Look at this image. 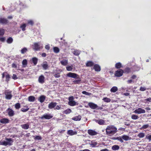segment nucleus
Returning a JSON list of instances; mask_svg holds the SVG:
<instances>
[{"label": "nucleus", "instance_id": "nucleus-1", "mask_svg": "<svg viewBox=\"0 0 151 151\" xmlns=\"http://www.w3.org/2000/svg\"><path fill=\"white\" fill-rule=\"evenodd\" d=\"M117 130V128L114 126H109L106 129V134L109 136H111L116 133Z\"/></svg>", "mask_w": 151, "mask_h": 151}, {"label": "nucleus", "instance_id": "nucleus-2", "mask_svg": "<svg viewBox=\"0 0 151 151\" xmlns=\"http://www.w3.org/2000/svg\"><path fill=\"white\" fill-rule=\"evenodd\" d=\"M88 105L90 108L93 109H96V110H101L102 109V107H99L96 104L93 103H89L88 104Z\"/></svg>", "mask_w": 151, "mask_h": 151}, {"label": "nucleus", "instance_id": "nucleus-3", "mask_svg": "<svg viewBox=\"0 0 151 151\" xmlns=\"http://www.w3.org/2000/svg\"><path fill=\"white\" fill-rule=\"evenodd\" d=\"M42 45L40 44V42L35 43L34 44V49L36 51L39 50L40 49L42 48Z\"/></svg>", "mask_w": 151, "mask_h": 151}, {"label": "nucleus", "instance_id": "nucleus-4", "mask_svg": "<svg viewBox=\"0 0 151 151\" xmlns=\"http://www.w3.org/2000/svg\"><path fill=\"white\" fill-rule=\"evenodd\" d=\"M73 99L74 97L73 96H71L69 98V102L68 103L69 105L71 106H73L76 105L77 103L75 101H73Z\"/></svg>", "mask_w": 151, "mask_h": 151}, {"label": "nucleus", "instance_id": "nucleus-5", "mask_svg": "<svg viewBox=\"0 0 151 151\" xmlns=\"http://www.w3.org/2000/svg\"><path fill=\"white\" fill-rule=\"evenodd\" d=\"M4 77L6 78V81L8 83L9 80V74L7 72H4L2 74V78H4Z\"/></svg>", "mask_w": 151, "mask_h": 151}, {"label": "nucleus", "instance_id": "nucleus-6", "mask_svg": "<svg viewBox=\"0 0 151 151\" xmlns=\"http://www.w3.org/2000/svg\"><path fill=\"white\" fill-rule=\"evenodd\" d=\"M124 71L123 70L120 69L116 71L115 75L117 77H120L122 75Z\"/></svg>", "mask_w": 151, "mask_h": 151}, {"label": "nucleus", "instance_id": "nucleus-7", "mask_svg": "<svg viewBox=\"0 0 151 151\" xmlns=\"http://www.w3.org/2000/svg\"><path fill=\"white\" fill-rule=\"evenodd\" d=\"M52 117L53 116L51 115L50 114H46L40 117V118L41 119L44 118L47 119H49L52 118Z\"/></svg>", "mask_w": 151, "mask_h": 151}, {"label": "nucleus", "instance_id": "nucleus-8", "mask_svg": "<svg viewBox=\"0 0 151 151\" xmlns=\"http://www.w3.org/2000/svg\"><path fill=\"white\" fill-rule=\"evenodd\" d=\"M134 112L136 114H140L145 113V110L142 109L141 108H139L134 110Z\"/></svg>", "mask_w": 151, "mask_h": 151}, {"label": "nucleus", "instance_id": "nucleus-9", "mask_svg": "<svg viewBox=\"0 0 151 151\" xmlns=\"http://www.w3.org/2000/svg\"><path fill=\"white\" fill-rule=\"evenodd\" d=\"M78 76L76 74L72 73H69L67 74V76L74 78H76Z\"/></svg>", "mask_w": 151, "mask_h": 151}, {"label": "nucleus", "instance_id": "nucleus-10", "mask_svg": "<svg viewBox=\"0 0 151 151\" xmlns=\"http://www.w3.org/2000/svg\"><path fill=\"white\" fill-rule=\"evenodd\" d=\"M88 134L91 135H95L97 134V132L91 129H89L88 131Z\"/></svg>", "mask_w": 151, "mask_h": 151}, {"label": "nucleus", "instance_id": "nucleus-11", "mask_svg": "<svg viewBox=\"0 0 151 151\" xmlns=\"http://www.w3.org/2000/svg\"><path fill=\"white\" fill-rule=\"evenodd\" d=\"M57 103L56 102H51L48 105V107L50 109H52L56 106Z\"/></svg>", "mask_w": 151, "mask_h": 151}, {"label": "nucleus", "instance_id": "nucleus-12", "mask_svg": "<svg viewBox=\"0 0 151 151\" xmlns=\"http://www.w3.org/2000/svg\"><path fill=\"white\" fill-rule=\"evenodd\" d=\"M6 139L7 140L8 142L5 141H0V144L1 145L6 146L8 145L9 142V139L6 138Z\"/></svg>", "mask_w": 151, "mask_h": 151}, {"label": "nucleus", "instance_id": "nucleus-13", "mask_svg": "<svg viewBox=\"0 0 151 151\" xmlns=\"http://www.w3.org/2000/svg\"><path fill=\"white\" fill-rule=\"evenodd\" d=\"M8 22V20L4 18L0 19V23L3 24H6Z\"/></svg>", "mask_w": 151, "mask_h": 151}, {"label": "nucleus", "instance_id": "nucleus-14", "mask_svg": "<svg viewBox=\"0 0 151 151\" xmlns=\"http://www.w3.org/2000/svg\"><path fill=\"white\" fill-rule=\"evenodd\" d=\"M9 120L6 118H2L0 119V122L2 124H6L9 122Z\"/></svg>", "mask_w": 151, "mask_h": 151}, {"label": "nucleus", "instance_id": "nucleus-15", "mask_svg": "<svg viewBox=\"0 0 151 151\" xmlns=\"http://www.w3.org/2000/svg\"><path fill=\"white\" fill-rule=\"evenodd\" d=\"M44 77L42 75L40 76L38 79L39 82L41 83H43L44 82Z\"/></svg>", "mask_w": 151, "mask_h": 151}, {"label": "nucleus", "instance_id": "nucleus-16", "mask_svg": "<svg viewBox=\"0 0 151 151\" xmlns=\"http://www.w3.org/2000/svg\"><path fill=\"white\" fill-rule=\"evenodd\" d=\"M42 66L43 69L45 70H46L49 67L47 63L46 62H45L43 63L42 65Z\"/></svg>", "mask_w": 151, "mask_h": 151}, {"label": "nucleus", "instance_id": "nucleus-17", "mask_svg": "<svg viewBox=\"0 0 151 151\" xmlns=\"http://www.w3.org/2000/svg\"><path fill=\"white\" fill-rule=\"evenodd\" d=\"M94 69L96 71H100L101 70L100 67L97 64H96L94 66Z\"/></svg>", "mask_w": 151, "mask_h": 151}, {"label": "nucleus", "instance_id": "nucleus-18", "mask_svg": "<svg viewBox=\"0 0 151 151\" xmlns=\"http://www.w3.org/2000/svg\"><path fill=\"white\" fill-rule=\"evenodd\" d=\"M45 99V96L43 95H42L38 99V100L41 103H43Z\"/></svg>", "mask_w": 151, "mask_h": 151}, {"label": "nucleus", "instance_id": "nucleus-19", "mask_svg": "<svg viewBox=\"0 0 151 151\" xmlns=\"http://www.w3.org/2000/svg\"><path fill=\"white\" fill-rule=\"evenodd\" d=\"M67 133L70 135H73L77 134V132H73L72 130H69L68 131Z\"/></svg>", "mask_w": 151, "mask_h": 151}, {"label": "nucleus", "instance_id": "nucleus-20", "mask_svg": "<svg viewBox=\"0 0 151 151\" xmlns=\"http://www.w3.org/2000/svg\"><path fill=\"white\" fill-rule=\"evenodd\" d=\"M81 116L80 115H78V116H76L75 117L73 118H72V119L76 121H80L81 120Z\"/></svg>", "mask_w": 151, "mask_h": 151}, {"label": "nucleus", "instance_id": "nucleus-21", "mask_svg": "<svg viewBox=\"0 0 151 151\" xmlns=\"http://www.w3.org/2000/svg\"><path fill=\"white\" fill-rule=\"evenodd\" d=\"M22 128L24 129H27L29 128V125L28 124H25L21 125Z\"/></svg>", "mask_w": 151, "mask_h": 151}, {"label": "nucleus", "instance_id": "nucleus-22", "mask_svg": "<svg viewBox=\"0 0 151 151\" xmlns=\"http://www.w3.org/2000/svg\"><path fill=\"white\" fill-rule=\"evenodd\" d=\"M96 122L98 123L100 125H102L104 123V121L101 119L99 120H96Z\"/></svg>", "mask_w": 151, "mask_h": 151}, {"label": "nucleus", "instance_id": "nucleus-23", "mask_svg": "<svg viewBox=\"0 0 151 151\" xmlns=\"http://www.w3.org/2000/svg\"><path fill=\"white\" fill-rule=\"evenodd\" d=\"M121 138L122 139L125 141H127L131 139V138H130L127 135H123L122 136Z\"/></svg>", "mask_w": 151, "mask_h": 151}, {"label": "nucleus", "instance_id": "nucleus-24", "mask_svg": "<svg viewBox=\"0 0 151 151\" xmlns=\"http://www.w3.org/2000/svg\"><path fill=\"white\" fill-rule=\"evenodd\" d=\"M35 98L32 96H30L28 98V100L30 102H33L35 101Z\"/></svg>", "mask_w": 151, "mask_h": 151}, {"label": "nucleus", "instance_id": "nucleus-25", "mask_svg": "<svg viewBox=\"0 0 151 151\" xmlns=\"http://www.w3.org/2000/svg\"><path fill=\"white\" fill-rule=\"evenodd\" d=\"M89 144L92 147H95L98 144V143L96 142L92 141H91V143H89Z\"/></svg>", "mask_w": 151, "mask_h": 151}, {"label": "nucleus", "instance_id": "nucleus-26", "mask_svg": "<svg viewBox=\"0 0 151 151\" xmlns=\"http://www.w3.org/2000/svg\"><path fill=\"white\" fill-rule=\"evenodd\" d=\"M27 61L26 59L24 60L22 62V67L25 68L27 65Z\"/></svg>", "mask_w": 151, "mask_h": 151}, {"label": "nucleus", "instance_id": "nucleus-27", "mask_svg": "<svg viewBox=\"0 0 151 151\" xmlns=\"http://www.w3.org/2000/svg\"><path fill=\"white\" fill-rule=\"evenodd\" d=\"M93 62L91 61H89L87 63L86 65L87 67H91L93 66Z\"/></svg>", "mask_w": 151, "mask_h": 151}, {"label": "nucleus", "instance_id": "nucleus-28", "mask_svg": "<svg viewBox=\"0 0 151 151\" xmlns=\"http://www.w3.org/2000/svg\"><path fill=\"white\" fill-rule=\"evenodd\" d=\"M32 61L35 65H36L38 59L37 58L34 57L32 58Z\"/></svg>", "mask_w": 151, "mask_h": 151}, {"label": "nucleus", "instance_id": "nucleus-29", "mask_svg": "<svg viewBox=\"0 0 151 151\" xmlns=\"http://www.w3.org/2000/svg\"><path fill=\"white\" fill-rule=\"evenodd\" d=\"M118 90L116 86L113 87L110 90V91L114 93Z\"/></svg>", "mask_w": 151, "mask_h": 151}, {"label": "nucleus", "instance_id": "nucleus-30", "mask_svg": "<svg viewBox=\"0 0 151 151\" xmlns=\"http://www.w3.org/2000/svg\"><path fill=\"white\" fill-rule=\"evenodd\" d=\"M112 139H114V140L117 139V140H118L119 141H120L122 143L123 142V140L122 139V138L120 137H113L112 138Z\"/></svg>", "mask_w": 151, "mask_h": 151}, {"label": "nucleus", "instance_id": "nucleus-31", "mask_svg": "<svg viewBox=\"0 0 151 151\" xmlns=\"http://www.w3.org/2000/svg\"><path fill=\"white\" fill-rule=\"evenodd\" d=\"M27 51V49L26 47H24L21 49V52L22 54H24Z\"/></svg>", "mask_w": 151, "mask_h": 151}, {"label": "nucleus", "instance_id": "nucleus-32", "mask_svg": "<svg viewBox=\"0 0 151 151\" xmlns=\"http://www.w3.org/2000/svg\"><path fill=\"white\" fill-rule=\"evenodd\" d=\"M81 51L79 50H75L73 52V54L75 55H78L80 53Z\"/></svg>", "mask_w": 151, "mask_h": 151}, {"label": "nucleus", "instance_id": "nucleus-33", "mask_svg": "<svg viewBox=\"0 0 151 151\" xmlns=\"http://www.w3.org/2000/svg\"><path fill=\"white\" fill-rule=\"evenodd\" d=\"M60 63L62 65H65L68 63V61L66 60H63L60 61Z\"/></svg>", "mask_w": 151, "mask_h": 151}, {"label": "nucleus", "instance_id": "nucleus-34", "mask_svg": "<svg viewBox=\"0 0 151 151\" xmlns=\"http://www.w3.org/2000/svg\"><path fill=\"white\" fill-rule=\"evenodd\" d=\"M119 149V147L118 145H114L112 147V149L114 150H118Z\"/></svg>", "mask_w": 151, "mask_h": 151}, {"label": "nucleus", "instance_id": "nucleus-35", "mask_svg": "<svg viewBox=\"0 0 151 151\" xmlns=\"http://www.w3.org/2000/svg\"><path fill=\"white\" fill-rule=\"evenodd\" d=\"M53 51L55 53H57L59 52L60 50L59 48L57 47H53Z\"/></svg>", "mask_w": 151, "mask_h": 151}, {"label": "nucleus", "instance_id": "nucleus-36", "mask_svg": "<svg viewBox=\"0 0 151 151\" xmlns=\"http://www.w3.org/2000/svg\"><path fill=\"white\" fill-rule=\"evenodd\" d=\"M122 67V64L120 63H116L115 65V67L117 68H120Z\"/></svg>", "mask_w": 151, "mask_h": 151}, {"label": "nucleus", "instance_id": "nucleus-37", "mask_svg": "<svg viewBox=\"0 0 151 151\" xmlns=\"http://www.w3.org/2000/svg\"><path fill=\"white\" fill-rule=\"evenodd\" d=\"M71 112V110L70 109H68L66 110H65L64 111V113L66 114H69Z\"/></svg>", "mask_w": 151, "mask_h": 151}, {"label": "nucleus", "instance_id": "nucleus-38", "mask_svg": "<svg viewBox=\"0 0 151 151\" xmlns=\"http://www.w3.org/2000/svg\"><path fill=\"white\" fill-rule=\"evenodd\" d=\"M145 134L142 132H140L138 135V136L140 138H142L145 136Z\"/></svg>", "mask_w": 151, "mask_h": 151}, {"label": "nucleus", "instance_id": "nucleus-39", "mask_svg": "<svg viewBox=\"0 0 151 151\" xmlns=\"http://www.w3.org/2000/svg\"><path fill=\"white\" fill-rule=\"evenodd\" d=\"M103 100L105 102H109L111 101V99L106 97L104 98L103 99Z\"/></svg>", "mask_w": 151, "mask_h": 151}, {"label": "nucleus", "instance_id": "nucleus-40", "mask_svg": "<svg viewBox=\"0 0 151 151\" xmlns=\"http://www.w3.org/2000/svg\"><path fill=\"white\" fill-rule=\"evenodd\" d=\"M15 107L16 109H18L20 108V104L19 103L16 104L15 105Z\"/></svg>", "mask_w": 151, "mask_h": 151}, {"label": "nucleus", "instance_id": "nucleus-41", "mask_svg": "<svg viewBox=\"0 0 151 151\" xmlns=\"http://www.w3.org/2000/svg\"><path fill=\"white\" fill-rule=\"evenodd\" d=\"M131 118L133 119H136L138 118V116L134 114L132 116Z\"/></svg>", "mask_w": 151, "mask_h": 151}, {"label": "nucleus", "instance_id": "nucleus-42", "mask_svg": "<svg viewBox=\"0 0 151 151\" xmlns=\"http://www.w3.org/2000/svg\"><path fill=\"white\" fill-rule=\"evenodd\" d=\"M131 72V70L129 68H126L124 72L125 73H129Z\"/></svg>", "mask_w": 151, "mask_h": 151}, {"label": "nucleus", "instance_id": "nucleus-43", "mask_svg": "<svg viewBox=\"0 0 151 151\" xmlns=\"http://www.w3.org/2000/svg\"><path fill=\"white\" fill-rule=\"evenodd\" d=\"M148 124H145L143 125L141 128V129H146L149 127Z\"/></svg>", "mask_w": 151, "mask_h": 151}, {"label": "nucleus", "instance_id": "nucleus-44", "mask_svg": "<svg viewBox=\"0 0 151 151\" xmlns=\"http://www.w3.org/2000/svg\"><path fill=\"white\" fill-rule=\"evenodd\" d=\"M4 33V30L3 29H0V35H3Z\"/></svg>", "mask_w": 151, "mask_h": 151}, {"label": "nucleus", "instance_id": "nucleus-45", "mask_svg": "<svg viewBox=\"0 0 151 151\" xmlns=\"http://www.w3.org/2000/svg\"><path fill=\"white\" fill-rule=\"evenodd\" d=\"M14 115V111L10 109V116H13Z\"/></svg>", "mask_w": 151, "mask_h": 151}, {"label": "nucleus", "instance_id": "nucleus-46", "mask_svg": "<svg viewBox=\"0 0 151 151\" xmlns=\"http://www.w3.org/2000/svg\"><path fill=\"white\" fill-rule=\"evenodd\" d=\"M26 27V25L25 24H23V25H21L20 27L22 29L23 31H24L25 30V27Z\"/></svg>", "mask_w": 151, "mask_h": 151}, {"label": "nucleus", "instance_id": "nucleus-47", "mask_svg": "<svg viewBox=\"0 0 151 151\" xmlns=\"http://www.w3.org/2000/svg\"><path fill=\"white\" fill-rule=\"evenodd\" d=\"M82 93L83 94H85L87 95H91V93L87 92L86 91H84L82 92Z\"/></svg>", "mask_w": 151, "mask_h": 151}, {"label": "nucleus", "instance_id": "nucleus-48", "mask_svg": "<svg viewBox=\"0 0 151 151\" xmlns=\"http://www.w3.org/2000/svg\"><path fill=\"white\" fill-rule=\"evenodd\" d=\"M72 66H68L66 67V69L68 71H71L72 70Z\"/></svg>", "mask_w": 151, "mask_h": 151}, {"label": "nucleus", "instance_id": "nucleus-49", "mask_svg": "<svg viewBox=\"0 0 151 151\" xmlns=\"http://www.w3.org/2000/svg\"><path fill=\"white\" fill-rule=\"evenodd\" d=\"M29 109V108H27V109H24V108H22L21 109V110L22 111V112H26L27 111H28Z\"/></svg>", "mask_w": 151, "mask_h": 151}, {"label": "nucleus", "instance_id": "nucleus-50", "mask_svg": "<svg viewBox=\"0 0 151 151\" xmlns=\"http://www.w3.org/2000/svg\"><path fill=\"white\" fill-rule=\"evenodd\" d=\"M5 94L6 95V98L7 99H9V93H8L7 94H6V93H5Z\"/></svg>", "mask_w": 151, "mask_h": 151}, {"label": "nucleus", "instance_id": "nucleus-51", "mask_svg": "<svg viewBox=\"0 0 151 151\" xmlns=\"http://www.w3.org/2000/svg\"><path fill=\"white\" fill-rule=\"evenodd\" d=\"M146 138L148 139L149 141L151 140V135H147L146 136Z\"/></svg>", "mask_w": 151, "mask_h": 151}, {"label": "nucleus", "instance_id": "nucleus-52", "mask_svg": "<svg viewBox=\"0 0 151 151\" xmlns=\"http://www.w3.org/2000/svg\"><path fill=\"white\" fill-rule=\"evenodd\" d=\"M81 81V80H76L73 81V82L76 83H79Z\"/></svg>", "mask_w": 151, "mask_h": 151}, {"label": "nucleus", "instance_id": "nucleus-53", "mask_svg": "<svg viewBox=\"0 0 151 151\" xmlns=\"http://www.w3.org/2000/svg\"><path fill=\"white\" fill-rule=\"evenodd\" d=\"M12 78L14 80H16L18 78L16 74H14L12 76Z\"/></svg>", "mask_w": 151, "mask_h": 151}, {"label": "nucleus", "instance_id": "nucleus-54", "mask_svg": "<svg viewBox=\"0 0 151 151\" xmlns=\"http://www.w3.org/2000/svg\"><path fill=\"white\" fill-rule=\"evenodd\" d=\"M35 139H36L37 140H40L41 139V137L39 136H36L35 138Z\"/></svg>", "mask_w": 151, "mask_h": 151}, {"label": "nucleus", "instance_id": "nucleus-55", "mask_svg": "<svg viewBox=\"0 0 151 151\" xmlns=\"http://www.w3.org/2000/svg\"><path fill=\"white\" fill-rule=\"evenodd\" d=\"M54 76L55 78H59L60 77V75L59 73H56L55 74Z\"/></svg>", "mask_w": 151, "mask_h": 151}, {"label": "nucleus", "instance_id": "nucleus-56", "mask_svg": "<svg viewBox=\"0 0 151 151\" xmlns=\"http://www.w3.org/2000/svg\"><path fill=\"white\" fill-rule=\"evenodd\" d=\"M146 88L145 87H141L140 90L142 91H144L146 90Z\"/></svg>", "mask_w": 151, "mask_h": 151}, {"label": "nucleus", "instance_id": "nucleus-57", "mask_svg": "<svg viewBox=\"0 0 151 151\" xmlns=\"http://www.w3.org/2000/svg\"><path fill=\"white\" fill-rule=\"evenodd\" d=\"M28 24L32 25L33 24V22L32 20H29L28 21Z\"/></svg>", "mask_w": 151, "mask_h": 151}, {"label": "nucleus", "instance_id": "nucleus-58", "mask_svg": "<svg viewBox=\"0 0 151 151\" xmlns=\"http://www.w3.org/2000/svg\"><path fill=\"white\" fill-rule=\"evenodd\" d=\"M61 107V105H57L56 106L55 109L57 110H59L60 109Z\"/></svg>", "mask_w": 151, "mask_h": 151}, {"label": "nucleus", "instance_id": "nucleus-59", "mask_svg": "<svg viewBox=\"0 0 151 151\" xmlns=\"http://www.w3.org/2000/svg\"><path fill=\"white\" fill-rule=\"evenodd\" d=\"M45 48L47 50H49L50 49V47L49 46V45H46L45 46Z\"/></svg>", "mask_w": 151, "mask_h": 151}, {"label": "nucleus", "instance_id": "nucleus-60", "mask_svg": "<svg viewBox=\"0 0 151 151\" xmlns=\"http://www.w3.org/2000/svg\"><path fill=\"white\" fill-rule=\"evenodd\" d=\"M5 40V38L4 37L0 38V40L2 42H4Z\"/></svg>", "mask_w": 151, "mask_h": 151}, {"label": "nucleus", "instance_id": "nucleus-61", "mask_svg": "<svg viewBox=\"0 0 151 151\" xmlns=\"http://www.w3.org/2000/svg\"><path fill=\"white\" fill-rule=\"evenodd\" d=\"M147 101H149L150 102L151 101V97H150L148 98L147 99L145 100Z\"/></svg>", "mask_w": 151, "mask_h": 151}, {"label": "nucleus", "instance_id": "nucleus-62", "mask_svg": "<svg viewBox=\"0 0 151 151\" xmlns=\"http://www.w3.org/2000/svg\"><path fill=\"white\" fill-rule=\"evenodd\" d=\"M12 67L13 68H17V65H16L14 64V63H13L12 64Z\"/></svg>", "mask_w": 151, "mask_h": 151}, {"label": "nucleus", "instance_id": "nucleus-63", "mask_svg": "<svg viewBox=\"0 0 151 151\" xmlns=\"http://www.w3.org/2000/svg\"><path fill=\"white\" fill-rule=\"evenodd\" d=\"M124 124L126 125H127V126H129L130 125V124L127 123V122H124Z\"/></svg>", "mask_w": 151, "mask_h": 151}, {"label": "nucleus", "instance_id": "nucleus-64", "mask_svg": "<svg viewBox=\"0 0 151 151\" xmlns=\"http://www.w3.org/2000/svg\"><path fill=\"white\" fill-rule=\"evenodd\" d=\"M100 151H109V150L107 149H105L103 150H101Z\"/></svg>", "mask_w": 151, "mask_h": 151}]
</instances>
